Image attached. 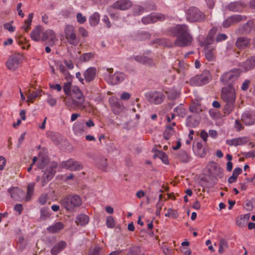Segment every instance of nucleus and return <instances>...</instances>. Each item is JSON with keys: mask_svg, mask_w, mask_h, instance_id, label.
Returning <instances> with one entry per match:
<instances>
[{"mask_svg": "<svg viewBox=\"0 0 255 255\" xmlns=\"http://www.w3.org/2000/svg\"><path fill=\"white\" fill-rule=\"evenodd\" d=\"M169 32L172 36L176 37L174 43L179 47L188 46L193 41L188 26L186 24H178L171 27Z\"/></svg>", "mask_w": 255, "mask_h": 255, "instance_id": "obj_1", "label": "nucleus"}, {"mask_svg": "<svg viewBox=\"0 0 255 255\" xmlns=\"http://www.w3.org/2000/svg\"><path fill=\"white\" fill-rule=\"evenodd\" d=\"M221 98L225 105L223 108L224 113L226 115L230 114L236 107L237 99L236 90L233 85H228L222 88L221 93Z\"/></svg>", "mask_w": 255, "mask_h": 255, "instance_id": "obj_2", "label": "nucleus"}, {"mask_svg": "<svg viewBox=\"0 0 255 255\" xmlns=\"http://www.w3.org/2000/svg\"><path fill=\"white\" fill-rule=\"evenodd\" d=\"M69 96L70 98L65 101L67 107L69 108H78L82 110L86 108V106L84 104L85 100V97L78 87H72L71 94Z\"/></svg>", "mask_w": 255, "mask_h": 255, "instance_id": "obj_3", "label": "nucleus"}, {"mask_svg": "<svg viewBox=\"0 0 255 255\" xmlns=\"http://www.w3.org/2000/svg\"><path fill=\"white\" fill-rule=\"evenodd\" d=\"M57 167V163L55 162L50 163L46 167L42 176H37L36 181L40 187L45 186L53 178Z\"/></svg>", "mask_w": 255, "mask_h": 255, "instance_id": "obj_4", "label": "nucleus"}, {"mask_svg": "<svg viewBox=\"0 0 255 255\" xmlns=\"http://www.w3.org/2000/svg\"><path fill=\"white\" fill-rule=\"evenodd\" d=\"M113 69L108 68L106 72L104 73L105 80L110 84L116 85L123 82L125 79V74L121 72H116L114 74Z\"/></svg>", "mask_w": 255, "mask_h": 255, "instance_id": "obj_5", "label": "nucleus"}, {"mask_svg": "<svg viewBox=\"0 0 255 255\" xmlns=\"http://www.w3.org/2000/svg\"><path fill=\"white\" fill-rule=\"evenodd\" d=\"M64 36L67 42L73 46H77L80 42V38L76 34L75 27L71 24H67L64 29Z\"/></svg>", "mask_w": 255, "mask_h": 255, "instance_id": "obj_6", "label": "nucleus"}, {"mask_svg": "<svg viewBox=\"0 0 255 255\" xmlns=\"http://www.w3.org/2000/svg\"><path fill=\"white\" fill-rule=\"evenodd\" d=\"M62 204L67 210L71 211L81 206L82 200L78 195H68L62 200Z\"/></svg>", "mask_w": 255, "mask_h": 255, "instance_id": "obj_7", "label": "nucleus"}, {"mask_svg": "<svg viewBox=\"0 0 255 255\" xmlns=\"http://www.w3.org/2000/svg\"><path fill=\"white\" fill-rule=\"evenodd\" d=\"M241 71L239 69H233L225 72L220 77V80L224 85H233L239 77Z\"/></svg>", "mask_w": 255, "mask_h": 255, "instance_id": "obj_8", "label": "nucleus"}, {"mask_svg": "<svg viewBox=\"0 0 255 255\" xmlns=\"http://www.w3.org/2000/svg\"><path fill=\"white\" fill-rule=\"evenodd\" d=\"M186 18L190 22L201 21L205 19V15L198 8L191 7L186 11Z\"/></svg>", "mask_w": 255, "mask_h": 255, "instance_id": "obj_9", "label": "nucleus"}, {"mask_svg": "<svg viewBox=\"0 0 255 255\" xmlns=\"http://www.w3.org/2000/svg\"><path fill=\"white\" fill-rule=\"evenodd\" d=\"M23 58L22 54L16 53L9 56L5 62V66L10 70L14 71L17 69Z\"/></svg>", "mask_w": 255, "mask_h": 255, "instance_id": "obj_10", "label": "nucleus"}, {"mask_svg": "<svg viewBox=\"0 0 255 255\" xmlns=\"http://www.w3.org/2000/svg\"><path fill=\"white\" fill-rule=\"evenodd\" d=\"M213 42V38L211 36H207L205 41V56L209 61H214L215 59L216 50L215 47L210 46Z\"/></svg>", "mask_w": 255, "mask_h": 255, "instance_id": "obj_11", "label": "nucleus"}, {"mask_svg": "<svg viewBox=\"0 0 255 255\" xmlns=\"http://www.w3.org/2000/svg\"><path fill=\"white\" fill-rule=\"evenodd\" d=\"M146 100L150 103L159 105L163 102L165 96L162 92L158 91H151L145 94Z\"/></svg>", "mask_w": 255, "mask_h": 255, "instance_id": "obj_12", "label": "nucleus"}, {"mask_svg": "<svg viewBox=\"0 0 255 255\" xmlns=\"http://www.w3.org/2000/svg\"><path fill=\"white\" fill-rule=\"evenodd\" d=\"M207 169L208 173L215 177L222 178L223 177V170L220 168L218 164L214 161L210 162Z\"/></svg>", "mask_w": 255, "mask_h": 255, "instance_id": "obj_13", "label": "nucleus"}, {"mask_svg": "<svg viewBox=\"0 0 255 255\" xmlns=\"http://www.w3.org/2000/svg\"><path fill=\"white\" fill-rule=\"evenodd\" d=\"M246 16L242 15L236 14L228 17L223 22V26L224 27H229L231 25L237 23L241 21L246 20Z\"/></svg>", "mask_w": 255, "mask_h": 255, "instance_id": "obj_14", "label": "nucleus"}, {"mask_svg": "<svg viewBox=\"0 0 255 255\" xmlns=\"http://www.w3.org/2000/svg\"><path fill=\"white\" fill-rule=\"evenodd\" d=\"M62 166L69 170H80L83 166L79 161H74L72 159L68 160L62 163Z\"/></svg>", "mask_w": 255, "mask_h": 255, "instance_id": "obj_15", "label": "nucleus"}, {"mask_svg": "<svg viewBox=\"0 0 255 255\" xmlns=\"http://www.w3.org/2000/svg\"><path fill=\"white\" fill-rule=\"evenodd\" d=\"M242 120L246 125H253L255 123V111L245 112L242 116Z\"/></svg>", "mask_w": 255, "mask_h": 255, "instance_id": "obj_16", "label": "nucleus"}, {"mask_svg": "<svg viewBox=\"0 0 255 255\" xmlns=\"http://www.w3.org/2000/svg\"><path fill=\"white\" fill-rule=\"evenodd\" d=\"M239 66L244 72L254 69L255 67V56L249 57L246 61L240 63Z\"/></svg>", "mask_w": 255, "mask_h": 255, "instance_id": "obj_17", "label": "nucleus"}, {"mask_svg": "<svg viewBox=\"0 0 255 255\" xmlns=\"http://www.w3.org/2000/svg\"><path fill=\"white\" fill-rule=\"evenodd\" d=\"M163 19H164V16L161 14H151L148 16L142 17L141 21L143 23L147 24Z\"/></svg>", "mask_w": 255, "mask_h": 255, "instance_id": "obj_18", "label": "nucleus"}, {"mask_svg": "<svg viewBox=\"0 0 255 255\" xmlns=\"http://www.w3.org/2000/svg\"><path fill=\"white\" fill-rule=\"evenodd\" d=\"M131 4V2L128 0H118L113 3L112 7L124 10L130 8Z\"/></svg>", "mask_w": 255, "mask_h": 255, "instance_id": "obj_19", "label": "nucleus"}, {"mask_svg": "<svg viewBox=\"0 0 255 255\" xmlns=\"http://www.w3.org/2000/svg\"><path fill=\"white\" fill-rule=\"evenodd\" d=\"M73 131L75 135H80L86 131V127L83 121L75 122L73 126Z\"/></svg>", "mask_w": 255, "mask_h": 255, "instance_id": "obj_20", "label": "nucleus"}, {"mask_svg": "<svg viewBox=\"0 0 255 255\" xmlns=\"http://www.w3.org/2000/svg\"><path fill=\"white\" fill-rule=\"evenodd\" d=\"M248 140L246 137H239L226 140V144L229 146H238L243 145L247 142Z\"/></svg>", "mask_w": 255, "mask_h": 255, "instance_id": "obj_21", "label": "nucleus"}, {"mask_svg": "<svg viewBox=\"0 0 255 255\" xmlns=\"http://www.w3.org/2000/svg\"><path fill=\"white\" fill-rule=\"evenodd\" d=\"M96 68L95 67H91L88 68L84 73L86 81L87 82H90L93 81L96 77Z\"/></svg>", "mask_w": 255, "mask_h": 255, "instance_id": "obj_22", "label": "nucleus"}, {"mask_svg": "<svg viewBox=\"0 0 255 255\" xmlns=\"http://www.w3.org/2000/svg\"><path fill=\"white\" fill-rule=\"evenodd\" d=\"M12 198L15 200H19L24 195V192L18 188H11L8 189Z\"/></svg>", "mask_w": 255, "mask_h": 255, "instance_id": "obj_23", "label": "nucleus"}, {"mask_svg": "<svg viewBox=\"0 0 255 255\" xmlns=\"http://www.w3.org/2000/svg\"><path fill=\"white\" fill-rule=\"evenodd\" d=\"M67 247V243L64 241H61L57 243L51 250L50 253L53 255H57L64 250Z\"/></svg>", "mask_w": 255, "mask_h": 255, "instance_id": "obj_24", "label": "nucleus"}, {"mask_svg": "<svg viewBox=\"0 0 255 255\" xmlns=\"http://www.w3.org/2000/svg\"><path fill=\"white\" fill-rule=\"evenodd\" d=\"M134 59L136 61L146 65L152 66L155 64L152 59L144 55H137L134 56Z\"/></svg>", "mask_w": 255, "mask_h": 255, "instance_id": "obj_25", "label": "nucleus"}, {"mask_svg": "<svg viewBox=\"0 0 255 255\" xmlns=\"http://www.w3.org/2000/svg\"><path fill=\"white\" fill-rule=\"evenodd\" d=\"M42 33V27L40 25H37L31 32L30 37L35 41H39L41 39V34Z\"/></svg>", "mask_w": 255, "mask_h": 255, "instance_id": "obj_26", "label": "nucleus"}, {"mask_svg": "<svg viewBox=\"0 0 255 255\" xmlns=\"http://www.w3.org/2000/svg\"><path fill=\"white\" fill-rule=\"evenodd\" d=\"M193 150L196 154L201 157H204L206 154V149L203 147L201 142H197L193 145Z\"/></svg>", "mask_w": 255, "mask_h": 255, "instance_id": "obj_27", "label": "nucleus"}, {"mask_svg": "<svg viewBox=\"0 0 255 255\" xmlns=\"http://www.w3.org/2000/svg\"><path fill=\"white\" fill-rule=\"evenodd\" d=\"M199 124V118L197 116H188L186 119V125L189 128H195Z\"/></svg>", "mask_w": 255, "mask_h": 255, "instance_id": "obj_28", "label": "nucleus"}, {"mask_svg": "<svg viewBox=\"0 0 255 255\" xmlns=\"http://www.w3.org/2000/svg\"><path fill=\"white\" fill-rule=\"evenodd\" d=\"M244 7L243 4L240 1L230 2L227 6L229 10L234 12H239L242 10Z\"/></svg>", "mask_w": 255, "mask_h": 255, "instance_id": "obj_29", "label": "nucleus"}, {"mask_svg": "<svg viewBox=\"0 0 255 255\" xmlns=\"http://www.w3.org/2000/svg\"><path fill=\"white\" fill-rule=\"evenodd\" d=\"M56 39V35L53 30L51 29H48L45 32L42 33L41 36L42 41H46L49 40L51 41H54Z\"/></svg>", "mask_w": 255, "mask_h": 255, "instance_id": "obj_30", "label": "nucleus"}, {"mask_svg": "<svg viewBox=\"0 0 255 255\" xmlns=\"http://www.w3.org/2000/svg\"><path fill=\"white\" fill-rule=\"evenodd\" d=\"M89 222L88 216L85 214H80L76 218L75 223L77 225L84 226L87 224Z\"/></svg>", "mask_w": 255, "mask_h": 255, "instance_id": "obj_31", "label": "nucleus"}, {"mask_svg": "<svg viewBox=\"0 0 255 255\" xmlns=\"http://www.w3.org/2000/svg\"><path fill=\"white\" fill-rule=\"evenodd\" d=\"M64 228V225L60 222H58L55 224L48 227L47 230L51 233H57Z\"/></svg>", "mask_w": 255, "mask_h": 255, "instance_id": "obj_32", "label": "nucleus"}, {"mask_svg": "<svg viewBox=\"0 0 255 255\" xmlns=\"http://www.w3.org/2000/svg\"><path fill=\"white\" fill-rule=\"evenodd\" d=\"M96 166L101 170L106 171L108 163L107 160L104 157H100L97 158L95 160Z\"/></svg>", "mask_w": 255, "mask_h": 255, "instance_id": "obj_33", "label": "nucleus"}, {"mask_svg": "<svg viewBox=\"0 0 255 255\" xmlns=\"http://www.w3.org/2000/svg\"><path fill=\"white\" fill-rule=\"evenodd\" d=\"M35 184L34 182L29 183L27 187L26 195L25 197L26 201H29L32 197Z\"/></svg>", "mask_w": 255, "mask_h": 255, "instance_id": "obj_34", "label": "nucleus"}, {"mask_svg": "<svg viewBox=\"0 0 255 255\" xmlns=\"http://www.w3.org/2000/svg\"><path fill=\"white\" fill-rule=\"evenodd\" d=\"M250 43V40L245 37H240L236 41V46L240 49H244L247 47Z\"/></svg>", "mask_w": 255, "mask_h": 255, "instance_id": "obj_35", "label": "nucleus"}, {"mask_svg": "<svg viewBox=\"0 0 255 255\" xmlns=\"http://www.w3.org/2000/svg\"><path fill=\"white\" fill-rule=\"evenodd\" d=\"M242 172V169L239 167H236L234 169L232 175L228 179L229 183H233L236 181L238 176Z\"/></svg>", "mask_w": 255, "mask_h": 255, "instance_id": "obj_36", "label": "nucleus"}, {"mask_svg": "<svg viewBox=\"0 0 255 255\" xmlns=\"http://www.w3.org/2000/svg\"><path fill=\"white\" fill-rule=\"evenodd\" d=\"M178 159L182 162L187 163L191 160V156L185 151H180L178 154Z\"/></svg>", "mask_w": 255, "mask_h": 255, "instance_id": "obj_37", "label": "nucleus"}, {"mask_svg": "<svg viewBox=\"0 0 255 255\" xmlns=\"http://www.w3.org/2000/svg\"><path fill=\"white\" fill-rule=\"evenodd\" d=\"M203 84L208 83L212 79L211 75L208 70H205L202 74L199 75Z\"/></svg>", "mask_w": 255, "mask_h": 255, "instance_id": "obj_38", "label": "nucleus"}, {"mask_svg": "<svg viewBox=\"0 0 255 255\" xmlns=\"http://www.w3.org/2000/svg\"><path fill=\"white\" fill-rule=\"evenodd\" d=\"M33 17V13H30L28 15V18L25 20L23 25L22 26L23 29L28 31L30 29V26Z\"/></svg>", "mask_w": 255, "mask_h": 255, "instance_id": "obj_39", "label": "nucleus"}, {"mask_svg": "<svg viewBox=\"0 0 255 255\" xmlns=\"http://www.w3.org/2000/svg\"><path fill=\"white\" fill-rule=\"evenodd\" d=\"M100 14L98 12H95L93 13L89 18L90 24L91 26L97 25L100 21Z\"/></svg>", "mask_w": 255, "mask_h": 255, "instance_id": "obj_40", "label": "nucleus"}, {"mask_svg": "<svg viewBox=\"0 0 255 255\" xmlns=\"http://www.w3.org/2000/svg\"><path fill=\"white\" fill-rule=\"evenodd\" d=\"M174 130L171 126H167L163 132L164 138L167 140L173 134Z\"/></svg>", "mask_w": 255, "mask_h": 255, "instance_id": "obj_41", "label": "nucleus"}, {"mask_svg": "<svg viewBox=\"0 0 255 255\" xmlns=\"http://www.w3.org/2000/svg\"><path fill=\"white\" fill-rule=\"evenodd\" d=\"M190 84L192 86H200L203 85L199 75H196L192 77L190 80Z\"/></svg>", "mask_w": 255, "mask_h": 255, "instance_id": "obj_42", "label": "nucleus"}, {"mask_svg": "<svg viewBox=\"0 0 255 255\" xmlns=\"http://www.w3.org/2000/svg\"><path fill=\"white\" fill-rule=\"evenodd\" d=\"M72 83L70 81H68L64 83L63 86V91L65 95L69 96L72 92Z\"/></svg>", "mask_w": 255, "mask_h": 255, "instance_id": "obj_43", "label": "nucleus"}, {"mask_svg": "<svg viewBox=\"0 0 255 255\" xmlns=\"http://www.w3.org/2000/svg\"><path fill=\"white\" fill-rule=\"evenodd\" d=\"M49 162V159L47 156H42L39 160L37 166L40 169L44 168Z\"/></svg>", "mask_w": 255, "mask_h": 255, "instance_id": "obj_44", "label": "nucleus"}, {"mask_svg": "<svg viewBox=\"0 0 255 255\" xmlns=\"http://www.w3.org/2000/svg\"><path fill=\"white\" fill-rule=\"evenodd\" d=\"M50 216L49 210L48 209L43 208L40 210V219L41 220H45Z\"/></svg>", "mask_w": 255, "mask_h": 255, "instance_id": "obj_45", "label": "nucleus"}, {"mask_svg": "<svg viewBox=\"0 0 255 255\" xmlns=\"http://www.w3.org/2000/svg\"><path fill=\"white\" fill-rule=\"evenodd\" d=\"M144 9L140 5H136L132 8L133 14L134 15H139L142 14L144 12Z\"/></svg>", "mask_w": 255, "mask_h": 255, "instance_id": "obj_46", "label": "nucleus"}, {"mask_svg": "<svg viewBox=\"0 0 255 255\" xmlns=\"http://www.w3.org/2000/svg\"><path fill=\"white\" fill-rule=\"evenodd\" d=\"M115 221L114 218L109 216H108L106 220V226L108 228H113L115 226Z\"/></svg>", "mask_w": 255, "mask_h": 255, "instance_id": "obj_47", "label": "nucleus"}, {"mask_svg": "<svg viewBox=\"0 0 255 255\" xmlns=\"http://www.w3.org/2000/svg\"><path fill=\"white\" fill-rule=\"evenodd\" d=\"M60 71L65 76L66 79H68L71 77L70 73L66 69L65 66L62 64L60 63L58 65Z\"/></svg>", "mask_w": 255, "mask_h": 255, "instance_id": "obj_48", "label": "nucleus"}, {"mask_svg": "<svg viewBox=\"0 0 255 255\" xmlns=\"http://www.w3.org/2000/svg\"><path fill=\"white\" fill-rule=\"evenodd\" d=\"M174 111L176 112L179 117H183L185 115V109L181 105L175 108Z\"/></svg>", "mask_w": 255, "mask_h": 255, "instance_id": "obj_49", "label": "nucleus"}, {"mask_svg": "<svg viewBox=\"0 0 255 255\" xmlns=\"http://www.w3.org/2000/svg\"><path fill=\"white\" fill-rule=\"evenodd\" d=\"M157 155L164 163L165 164H168L169 161L168 156L165 152L163 151H158Z\"/></svg>", "mask_w": 255, "mask_h": 255, "instance_id": "obj_50", "label": "nucleus"}, {"mask_svg": "<svg viewBox=\"0 0 255 255\" xmlns=\"http://www.w3.org/2000/svg\"><path fill=\"white\" fill-rule=\"evenodd\" d=\"M93 57V54L91 53H86L82 55L80 58L81 62H87Z\"/></svg>", "mask_w": 255, "mask_h": 255, "instance_id": "obj_51", "label": "nucleus"}, {"mask_svg": "<svg viewBox=\"0 0 255 255\" xmlns=\"http://www.w3.org/2000/svg\"><path fill=\"white\" fill-rule=\"evenodd\" d=\"M47 103L51 107H54L56 105L57 101L51 95H48L46 100Z\"/></svg>", "mask_w": 255, "mask_h": 255, "instance_id": "obj_52", "label": "nucleus"}, {"mask_svg": "<svg viewBox=\"0 0 255 255\" xmlns=\"http://www.w3.org/2000/svg\"><path fill=\"white\" fill-rule=\"evenodd\" d=\"M77 21L80 24L84 23L86 21V17L83 16L81 12H78L76 15Z\"/></svg>", "mask_w": 255, "mask_h": 255, "instance_id": "obj_53", "label": "nucleus"}, {"mask_svg": "<svg viewBox=\"0 0 255 255\" xmlns=\"http://www.w3.org/2000/svg\"><path fill=\"white\" fill-rule=\"evenodd\" d=\"M38 96L36 92H32L28 95L27 97V102H33V100Z\"/></svg>", "mask_w": 255, "mask_h": 255, "instance_id": "obj_54", "label": "nucleus"}, {"mask_svg": "<svg viewBox=\"0 0 255 255\" xmlns=\"http://www.w3.org/2000/svg\"><path fill=\"white\" fill-rule=\"evenodd\" d=\"M48 196L46 194L42 195L39 198L38 201L39 203L42 205H44L46 204L47 201Z\"/></svg>", "mask_w": 255, "mask_h": 255, "instance_id": "obj_55", "label": "nucleus"}, {"mask_svg": "<svg viewBox=\"0 0 255 255\" xmlns=\"http://www.w3.org/2000/svg\"><path fill=\"white\" fill-rule=\"evenodd\" d=\"M4 29L8 30L10 32H12L15 30V27L13 26L11 23H6L4 24Z\"/></svg>", "mask_w": 255, "mask_h": 255, "instance_id": "obj_56", "label": "nucleus"}, {"mask_svg": "<svg viewBox=\"0 0 255 255\" xmlns=\"http://www.w3.org/2000/svg\"><path fill=\"white\" fill-rule=\"evenodd\" d=\"M79 32L80 34L83 37H87L88 35V33L87 30L83 27H80L78 29Z\"/></svg>", "mask_w": 255, "mask_h": 255, "instance_id": "obj_57", "label": "nucleus"}, {"mask_svg": "<svg viewBox=\"0 0 255 255\" xmlns=\"http://www.w3.org/2000/svg\"><path fill=\"white\" fill-rule=\"evenodd\" d=\"M162 250L163 252L165 255H172V251L171 249L169 248L166 246H164L162 247Z\"/></svg>", "mask_w": 255, "mask_h": 255, "instance_id": "obj_58", "label": "nucleus"}, {"mask_svg": "<svg viewBox=\"0 0 255 255\" xmlns=\"http://www.w3.org/2000/svg\"><path fill=\"white\" fill-rule=\"evenodd\" d=\"M102 250V248L99 247H95L93 251L91 253V255H100V252Z\"/></svg>", "mask_w": 255, "mask_h": 255, "instance_id": "obj_59", "label": "nucleus"}, {"mask_svg": "<svg viewBox=\"0 0 255 255\" xmlns=\"http://www.w3.org/2000/svg\"><path fill=\"white\" fill-rule=\"evenodd\" d=\"M102 21L106 25L107 28H109L111 27V22L107 15H104L103 16Z\"/></svg>", "mask_w": 255, "mask_h": 255, "instance_id": "obj_60", "label": "nucleus"}, {"mask_svg": "<svg viewBox=\"0 0 255 255\" xmlns=\"http://www.w3.org/2000/svg\"><path fill=\"white\" fill-rule=\"evenodd\" d=\"M64 63L68 69L72 70L73 69L74 64L71 60H65Z\"/></svg>", "mask_w": 255, "mask_h": 255, "instance_id": "obj_61", "label": "nucleus"}, {"mask_svg": "<svg viewBox=\"0 0 255 255\" xmlns=\"http://www.w3.org/2000/svg\"><path fill=\"white\" fill-rule=\"evenodd\" d=\"M209 113L210 116L214 119H217L220 118L221 115L219 113H217L213 110H210Z\"/></svg>", "mask_w": 255, "mask_h": 255, "instance_id": "obj_62", "label": "nucleus"}, {"mask_svg": "<svg viewBox=\"0 0 255 255\" xmlns=\"http://www.w3.org/2000/svg\"><path fill=\"white\" fill-rule=\"evenodd\" d=\"M245 208L248 211H251L253 208V203L250 201H247L245 204Z\"/></svg>", "mask_w": 255, "mask_h": 255, "instance_id": "obj_63", "label": "nucleus"}, {"mask_svg": "<svg viewBox=\"0 0 255 255\" xmlns=\"http://www.w3.org/2000/svg\"><path fill=\"white\" fill-rule=\"evenodd\" d=\"M250 83V81L249 80H246L242 84L241 89L243 91H246L249 88V86Z\"/></svg>", "mask_w": 255, "mask_h": 255, "instance_id": "obj_64", "label": "nucleus"}]
</instances>
